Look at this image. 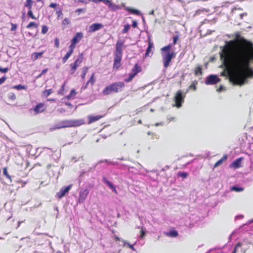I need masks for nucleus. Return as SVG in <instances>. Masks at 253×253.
<instances>
[{"label":"nucleus","instance_id":"nucleus-26","mask_svg":"<svg viewBox=\"0 0 253 253\" xmlns=\"http://www.w3.org/2000/svg\"><path fill=\"white\" fill-rule=\"evenodd\" d=\"M33 4V1L32 0H26L24 3V6L28 8V9H32V5Z\"/></svg>","mask_w":253,"mask_h":253},{"label":"nucleus","instance_id":"nucleus-1","mask_svg":"<svg viewBox=\"0 0 253 253\" xmlns=\"http://www.w3.org/2000/svg\"><path fill=\"white\" fill-rule=\"evenodd\" d=\"M226 68L233 67L235 72L229 74L233 84L242 85L247 79L253 76L250 63L253 60V42L244 38L226 42L220 54Z\"/></svg>","mask_w":253,"mask_h":253},{"label":"nucleus","instance_id":"nucleus-8","mask_svg":"<svg viewBox=\"0 0 253 253\" xmlns=\"http://www.w3.org/2000/svg\"><path fill=\"white\" fill-rule=\"evenodd\" d=\"M185 94H183L181 90H178L175 93L174 97V101L175 103V106L177 108H180L182 106V103L184 102L185 97Z\"/></svg>","mask_w":253,"mask_h":253},{"label":"nucleus","instance_id":"nucleus-32","mask_svg":"<svg viewBox=\"0 0 253 253\" xmlns=\"http://www.w3.org/2000/svg\"><path fill=\"white\" fill-rule=\"evenodd\" d=\"M188 175V173L186 172L179 171L177 173V176L178 177H181L183 178H186Z\"/></svg>","mask_w":253,"mask_h":253},{"label":"nucleus","instance_id":"nucleus-23","mask_svg":"<svg viewBox=\"0 0 253 253\" xmlns=\"http://www.w3.org/2000/svg\"><path fill=\"white\" fill-rule=\"evenodd\" d=\"M197 84L198 82L197 81H193L191 84L188 86V88L187 89L186 93L188 92V91L190 90H193L194 91L196 90Z\"/></svg>","mask_w":253,"mask_h":253},{"label":"nucleus","instance_id":"nucleus-41","mask_svg":"<svg viewBox=\"0 0 253 253\" xmlns=\"http://www.w3.org/2000/svg\"><path fill=\"white\" fill-rule=\"evenodd\" d=\"M48 30V28L47 26L45 25H43L42 26V33L43 34H46Z\"/></svg>","mask_w":253,"mask_h":253},{"label":"nucleus","instance_id":"nucleus-2","mask_svg":"<svg viewBox=\"0 0 253 253\" xmlns=\"http://www.w3.org/2000/svg\"><path fill=\"white\" fill-rule=\"evenodd\" d=\"M125 41L122 40L117 41L115 51H114V58L113 63V69L118 70L121 66V61L123 57V47L124 46Z\"/></svg>","mask_w":253,"mask_h":253},{"label":"nucleus","instance_id":"nucleus-46","mask_svg":"<svg viewBox=\"0 0 253 253\" xmlns=\"http://www.w3.org/2000/svg\"><path fill=\"white\" fill-rule=\"evenodd\" d=\"M54 46L56 47H58L59 46V40L57 38L54 40Z\"/></svg>","mask_w":253,"mask_h":253},{"label":"nucleus","instance_id":"nucleus-16","mask_svg":"<svg viewBox=\"0 0 253 253\" xmlns=\"http://www.w3.org/2000/svg\"><path fill=\"white\" fill-rule=\"evenodd\" d=\"M104 116H105V115H97V116L89 115L88 116V124H92V123L99 120L100 119H101Z\"/></svg>","mask_w":253,"mask_h":253},{"label":"nucleus","instance_id":"nucleus-5","mask_svg":"<svg viewBox=\"0 0 253 253\" xmlns=\"http://www.w3.org/2000/svg\"><path fill=\"white\" fill-rule=\"evenodd\" d=\"M84 35L82 32L77 33L71 40V44L69 46V50L64 56V62L67 60L73 52L76 47V44L79 42L83 38Z\"/></svg>","mask_w":253,"mask_h":253},{"label":"nucleus","instance_id":"nucleus-6","mask_svg":"<svg viewBox=\"0 0 253 253\" xmlns=\"http://www.w3.org/2000/svg\"><path fill=\"white\" fill-rule=\"evenodd\" d=\"M122 6L124 7L125 9L131 14H135L136 15H140L141 14V12L139 10L129 7H126L125 6V3H122V6H120L119 5L115 4L111 2V3H110V6L109 7L113 11H116L121 9Z\"/></svg>","mask_w":253,"mask_h":253},{"label":"nucleus","instance_id":"nucleus-9","mask_svg":"<svg viewBox=\"0 0 253 253\" xmlns=\"http://www.w3.org/2000/svg\"><path fill=\"white\" fill-rule=\"evenodd\" d=\"M83 56L82 54H80L78 56L75 62L70 64V73L71 74H74L75 72L77 67L79 66L83 62Z\"/></svg>","mask_w":253,"mask_h":253},{"label":"nucleus","instance_id":"nucleus-63","mask_svg":"<svg viewBox=\"0 0 253 253\" xmlns=\"http://www.w3.org/2000/svg\"><path fill=\"white\" fill-rule=\"evenodd\" d=\"M54 209H55V210H56V211H57V215H56V217H57V214H58V208H57V207H55L54 208Z\"/></svg>","mask_w":253,"mask_h":253},{"label":"nucleus","instance_id":"nucleus-21","mask_svg":"<svg viewBox=\"0 0 253 253\" xmlns=\"http://www.w3.org/2000/svg\"><path fill=\"white\" fill-rule=\"evenodd\" d=\"M165 234L170 237H176L178 235V232L174 229H170L169 232H165Z\"/></svg>","mask_w":253,"mask_h":253},{"label":"nucleus","instance_id":"nucleus-36","mask_svg":"<svg viewBox=\"0 0 253 253\" xmlns=\"http://www.w3.org/2000/svg\"><path fill=\"white\" fill-rule=\"evenodd\" d=\"M13 88L16 89L17 90L25 89L26 88V87L25 85H22L21 84H18V85L14 86Z\"/></svg>","mask_w":253,"mask_h":253},{"label":"nucleus","instance_id":"nucleus-19","mask_svg":"<svg viewBox=\"0 0 253 253\" xmlns=\"http://www.w3.org/2000/svg\"><path fill=\"white\" fill-rule=\"evenodd\" d=\"M95 83V73H93L89 79L87 81L86 84L85 85V86L84 87V88L85 89V88H87V86L88 85V84H90L91 86H93L94 84V83Z\"/></svg>","mask_w":253,"mask_h":253},{"label":"nucleus","instance_id":"nucleus-31","mask_svg":"<svg viewBox=\"0 0 253 253\" xmlns=\"http://www.w3.org/2000/svg\"><path fill=\"white\" fill-rule=\"evenodd\" d=\"M231 191H234L235 192H241L244 190V188L238 187L237 186H233L230 188Z\"/></svg>","mask_w":253,"mask_h":253},{"label":"nucleus","instance_id":"nucleus-25","mask_svg":"<svg viewBox=\"0 0 253 253\" xmlns=\"http://www.w3.org/2000/svg\"><path fill=\"white\" fill-rule=\"evenodd\" d=\"M77 94V92H76L75 90L74 89H72L71 90L70 94L68 95H67L66 97L69 99H74L75 98Z\"/></svg>","mask_w":253,"mask_h":253},{"label":"nucleus","instance_id":"nucleus-44","mask_svg":"<svg viewBox=\"0 0 253 253\" xmlns=\"http://www.w3.org/2000/svg\"><path fill=\"white\" fill-rule=\"evenodd\" d=\"M242 243L240 242H238L235 246L233 252L232 253H236L237 250L238 248L241 247L242 246Z\"/></svg>","mask_w":253,"mask_h":253},{"label":"nucleus","instance_id":"nucleus-4","mask_svg":"<svg viewBox=\"0 0 253 253\" xmlns=\"http://www.w3.org/2000/svg\"><path fill=\"white\" fill-rule=\"evenodd\" d=\"M125 84L123 82H117L106 86L103 90L102 93L104 95H108L112 93H117L123 90Z\"/></svg>","mask_w":253,"mask_h":253},{"label":"nucleus","instance_id":"nucleus-7","mask_svg":"<svg viewBox=\"0 0 253 253\" xmlns=\"http://www.w3.org/2000/svg\"><path fill=\"white\" fill-rule=\"evenodd\" d=\"M142 71L141 67L138 64L136 63L134 67L131 69V72L129 74L127 78L125 79V81L126 83L131 82L137 74Z\"/></svg>","mask_w":253,"mask_h":253},{"label":"nucleus","instance_id":"nucleus-54","mask_svg":"<svg viewBox=\"0 0 253 253\" xmlns=\"http://www.w3.org/2000/svg\"><path fill=\"white\" fill-rule=\"evenodd\" d=\"M58 93L61 94H63V84L61 85L60 89L58 91Z\"/></svg>","mask_w":253,"mask_h":253},{"label":"nucleus","instance_id":"nucleus-11","mask_svg":"<svg viewBox=\"0 0 253 253\" xmlns=\"http://www.w3.org/2000/svg\"><path fill=\"white\" fill-rule=\"evenodd\" d=\"M220 81V79L217 75H211L206 78L205 84L207 85L214 84Z\"/></svg>","mask_w":253,"mask_h":253},{"label":"nucleus","instance_id":"nucleus-17","mask_svg":"<svg viewBox=\"0 0 253 253\" xmlns=\"http://www.w3.org/2000/svg\"><path fill=\"white\" fill-rule=\"evenodd\" d=\"M102 180L109 187V188L112 190L113 192H114L116 194H118V192L115 186L111 182L109 181L105 177H103Z\"/></svg>","mask_w":253,"mask_h":253},{"label":"nucleus","instance_id":"nucleus-39","mask_svg":"<svg viewBox=\"0 0 253 253\" xmlns=\"http://www.w3.org/2000/svg\"><path fill=\"white\" fill-rule=\"evenodd\" d=\"M51 93H52L51 89H46L43 92V95L46 97L48 96V95H49Z\"/></svg>","mask_w":253,"mask_h":253},{"label":"nucleus","instance_id":"nucleus-55","mask_svg":"<svg viewBox=\"0 0 253 253\" xmlns=\"http://www.w3.org/2000/svg\"><path fill=\"white\" fill-rule=\"evenodd\" d=\"M11 25H12V27L11 28V31H14L16 30V29L17 28V25L16 24H11Z\"/></svg>","mask_w":253,"mask_h":253},{"label":"nucleus","instance_id":"nucleus-37","mask_svg":"<svg viewBox=\"0 0 253 253\" xmlns=\"http://www.w3.org/2000/svg\"><path fill=\"white\" fill-rule=\"evenodd\" d=\"M3 173L8 179L10 180V181L11 182V176L8 173L6 168L3 169Z\"/></svg>","mask_w":253,"mask_h":253},{"label":"nucleus","instance_id":"nucleus-24","mask_svg":"<svg viewBox=\"0 0 253 253\" xmlns=\"http://www.w3.org/2000/svg\"><path fill=\"white\" fill-rule=\"evenodd\" d=\"M194 73H195V75L196 76H198L199 74L202 75L203 71H202V66H201V65L197 66L195 69Z\"/></svg>","mask_w":253,"mask_h":253},{"label":"nucleus","instance_id":"nucleus-52","mask_svg":"<svg viewBox=\"0 0 253 253\" xmlns=\"http://www.w3.org/2000/svg\"><path fill=\"white\" fill-rule=\"evenodd\" d=\"M6 79V77L5 76H3L2 78H0V84H2Z\"/></svg>","mask_w":253,"mask_h":253},{"label":"nucleus","instance_id":"nucleus-51","mask_svg":"<svg viewBox=\"0 0 253 253\" xmlns=\"http://www.w3.org/2000/svg\"><path fill=\"white\" fill-rule=\"evenodd\" d=\"M85 12V9H84V8H79V9H77V10H76L75 11V12H79V13L80 12Z\"/></svg>","mask_w":253,"mask_h":253},{"label":"nucleus","instance_id":"nucleus-48","mask_svg":"<svg viewBox=\"0 0 253 253\" xmlns=\"http://www.w3.org/2000/svg\"><path fill=\"white\" fill-rule=\"evenodd\" d=\"M9 69L7 67V68H2L1 67H0V72H2V73H6L8 71H9Z\"/></svg>","mask_w":253,"mask_h":253},{"label":"nucleus","instance_id":"nucleus-12","mask_svg":"<svg viewBox=\"0 0 253 253\" xmlns=\"http://www.w3.org/2000/svg\"><path fill=\"white\" fill-rule=\"evenodd\" d=\"M89 193L88 188L81 190L79 193L78 201L79 203H84Z\"/></svg>","mask_w":253,"mask_h":253},{"label":"nucleus","instance_id":"nucleus-27","mask_svg":"<svg viewBox=\"0 0 253 253\" xmlns=\"http://www.w3.org/2000/svg\"><path fill=\"white\" fill-rule=\"evenodd\" d=\"M43 5V2L42 0H37L36 3L35 4L37 9H41Z\"/></svg>","mask_w":253,"mask_h":253},{"label":"nucleus","instance_id":"nucleus-3","mask_svg":"<svg viewBox=\"0 0 253 253\" xmlns=\"http://www.w3.org/2000/svg\"><path fill=\"white\" fill-rule=\"evenodd\" d=\"M171 48V45L169 44L161 49L163 65L165 69H167L169 67L172 59L176 56L175 52H170Z\"/></svg>","mask_w":253,"mask_h":253},{"label":"nucleus","instance_id":"nucleus-33","mask_svg":"<svg viewBox=\"0 0 253 253\" xmlns=\"http://www.w3.org/2000/svg\"><path fill=\"white\" fill-rule=\"evenodd\" d=\"M235 72V69H234V71L231 72L229 71H228L227 72H226L225 70L222 71V72L220 73V76H222V77H226L227 76V75L229 77V74L230 73H233Z\"/></svg>","mask_w":253,"mask_h":253},{"label":"nucleus","instance_id":"nucleus-18","mask_svg":"<svg viewBox=\"0 0 253 253\" xmlns=\"http://www.w3.org/2000/svg\"><path fill=\"white\" fill-rule=\"evenodd\" d=\"M44 105L42 103H40L37 105L33 109H31L30 111L34 110L36 114H37L40 112H42L44 111Z\"/></svg>","mask_w":253,"mask_h":253},{"label":"nucleus","instance_id":"nucleus-59","mask_svg":"<svg viewBox=\"0 0 253 253\" xmlns=\"http://www.w3.org/2000/svg\"><path fill=\"white\" fill-rule=\"evenodd\" d=\"M18 175L19 176H21V177H25L27 175V172H24L23 174H21V173H18Z\"/></svg>","mask_w":253,"mask_h":253},{"label":"nucleus","instance_id":"nucleus-58","mask_svg":"<svg viewBox=\"0 0 253 253\" xmlns=\"http://www.w3.org/2000/svg\"><path fill=\"white\" fill-rule=\"evenodd\" d=\"M103 162L107 163L108 164H110V165H114V163H113L111 161H109L108 160H103Z\"/></svg>","mask_w":253,"mask_h":253},{"label":"nucleus","instance_id":"nucleus-47","mask_svg":"<svg viewBox=\"0 0 253 253\" xmlns=\"http://www.w3.org/2000/svg\"><path fill=\"white\" fill-rule=\"evenodd\" d=\"M59 5H60L57 4L56 3H51L50 4L49 6L50 7L54 8L55 10L57 8V6H58Z\"/></svg>","mask_w":253,"mask_h":253},{"label":"nucleus","instance_id":"nucleus-15","mask_svg":"<svg viewBox=\"0 0 253 253\" xmlns=\"http://www.w3.org/2000/svg\"><path fill=\"white\" fill-rule=\"evenodd\" d=\"M243 160L242 157L239 158L233 161L230 165V168H233L235 169H238L242 167L241 162Z\"/></svg>","mask_w":253,"mask_h":253},{"label":"nucleus","instance_id":"nucleus-61","mask_svg":"<svg viewBox=\"0 0 253 253\" xmlns=\"http://www.w3.org/2000/svg\"><path fill=\"white\" fill-rule=\"evenodd\" d=\"M222 88V86H220V87L219 88L217 89V91L220 92Z\"/></svg>","mask_w":253,"mask_h":253},{"label":"nucleus","instance_id":"nucleus-64","mask_svg":"<svg viewBox=\"0 0 253 253\" xmlns=\"http://www.w3.org/2000/svg\"><path fill=\"white\" fill-rule=\"evenodd\" d=\"M28 35L30 36H33V34L30 32H28Z\"/></svg>","mask_w":253,"mask_h":253},{"label":"nucleus","instance_id":"nucleus-57","mask_svg":"<svg viewBox=\"0 0 253 253\" xmlns=\"http://www.w3.org/2000/svg\"><path fill=\"white\" fill-rule=\"evenodd\" d=\"M47 71H48L47 69H45L43 70L42 71V73H41V74L39 75V77H41L42 75L45 74Z\"/></svg>","mask_w":253,"mask_h":253},{"label":"nucleus","instance_id":"nucleus-40","mask_svg":"<svg viewBox=\"0 0 253 253\" xmlns=\"http://www.w3.org/2000/svg\"><path fill=\"white\" fill-rule=\"evenodd\" d=\"M27 15L29 17L33 19H36V18L35 17V16L33 15V12L31 9H29Z\"/></svg>","mask_w":253,"mask_h":253},{"label":"nucleus","instance_id":"nucleus-29","mask_svg":"<svg viewBox=\"0 0 253 253\" xmlns=\"http://www.w3.org/2000/svg\"><path fill=\"white\" fill-rule=\"evenodd\" d=\"M56 13L57 15V17L59 18L62 15V7L61 5L57 6V8L55 10Z\"/></svg>","mask_w":253,"mask_h":253},{"label":"nucleus","instance_id":"nucleus-14","mask_svg":"<svg viewBox=\"0 0 253 253\" xmlns=\"http://www.w3.org/2000/svg\"><path fill=\"white\" fill-rule=\"evenodd\" d=\"M153 43L151 42V40H149L148 41V46L147 48L146 52L145 53V57H151L152 56V55L153 54V52L152 51V49L153 48Z\"/></svg>","mask_w":253,"mask_h":253},{"label":"nucleus","instance_id":"nucleus-20","mask_svg":"<svg viewBox=\"0 0 253 253\" xmlns=\"http://www.w3.org/2000/svg\"><path fill=\"white\" fill-rule=\"evenodd\" d=\"M63 127V122L61 121L57 124H54L52 127L49 128L50 131L54 130L60 129Z\"/></svg>","mask_w":253,"mask_h":253},{"label":"nucleus","instance_id":"nucleus-43","mask_svg":"<svg viewBox=\"0 0 253 253\" xmlns=\"http://www.w3.org/2000/svg\"><path fill=\"white\" fill-rule=\"evenodd\" d=\"M124 243V246H125L126 244L127 245V246L130 248L131 249V250H132L133 251H134L135 249L133 247V245H131L129 243H127L126 241H124V240H122V241Z\"/></svg>","mask_w":253,"mask_h":253},{"label":"nucleus","instance_id":"nucleus-35","mask_svg":"<svg viewBox=\"0 0 253 253\" xmlns=\"http://www.w3.org/2000/svg\"><path fill=\"white\" fill-rule=\"evenodd\" d=\"M130 28V25H129V24L125 25L124 26V28L123 30H122V33L124 34L127 33L129 30Z\"/></svg>","mask_w":253,"mask_h":253},{"label":"nucleus","instance_id":"nucleus-10","mask_svg":"<svg viewBox=\"0 0 253 253\" xmlns=\"http://www.w3.org/2000/svg\"><path fill=\"white\" fill-rule=\"evenodd\" d=\"M84 124L83 120H71L64 121V127L79 126Z\"/></svg>","mask_w":253,"mask_h":253},{"label":"nucleus","instance_id":"nucleus-42","mask_svg":"<svg viewBox=\"0 0 253 253\" xmlns=\"http://www.w3.org/2000/svg\"><path fill=\"white\" fill-rule=\"evenodd\" d=\"M8 97L9 99L14 100L16 99V96L14 93L10 92L8 95Z\"/></svg>","mask_w":253,"mask_h":253},{"label":"nucleus","instance_id":"nucleus-62","mask_svg":"<svg viewBox=\"0 0 253 253\" xmlns=\"http://www.w3.org/2000/svg\"><path fill=\"white\" fill-rule=\"evenodd\" d=\"M92 1L94 2H95V3H97L98 2H100V0H91Z\"/></svg>","mask_w":253,"mask_h":253},{"label":"nucleus","instance_id":"nucleus-30","mask_svg":"<svg viewBox=\"0 0 253 253\" xmlns=\"http://www.w3.org/2000/svg\"><path fill=\"white\" fill-rule=\"evenodd\" d=\"M88 68L87 67H84L82 68V73L81 75V77L83 79L85 78V77L88 72Z\"/></svg>","mask_w":253,"mask_h":253},{"label":"nucleus","instance_id":"nucleus-50","mask_svg":"<svg viewBox=\"0 0 253 253\" xmlns=\"http://www.w3.org/2000/svg\"><path fill=\"white\" fill-rule=\"evenodd\" d=\"M100 1L103 2L106 5H108V7L110 6V3H111V1L109 0H100Z\"/></svg>","mask_w":253,"mask_h":253},{"label":"nucleus","instance_id":"nucleus-13","mask_svg":"<svg viewBox=\"0 0 253 253\" xmlns=\"http://www.w3.org/2000/svg\"><path fill=\"white\" fill-rule=\"evenodd\" d=\"M103 25L101 23H93L89 26L88 32L89 33H93L103 28Z\"/></svg>","mask_w":253,"mask_h":253},{"label":"nucleus","instance_id":"nucleus-45","mask_svg":"<svg viewBox=\"0 0 253 253\" xmlns=\"http://www.w3.org/2000/svg\"><path fill=\"white\" fill-rule=\"evenodd\" d=\"M178 39H179L178 35H176L173 37V42H172L173 44L175 45L177 43V40H178Z\"/></svg>","mask_w":253,"mask_h":253},{"label":"nucleus","instance_id":"nucleus-28","mask_svg":"<svg viewBox=\"0 0 253 253\" xmlns=\"http://www.w3.org/2000/svg\"><path fill=\"white\" fill-rule=\"evenodd\" d=\"M43 52H34L32 54V58L34 60H35L39 58H40L42 57V55L43 54Z\"/></svg>","mask_w":253,"mask_h":253},{"label":"nucleus","instance_id":"nucleus-60","mask_svg":"<svg viewBox=\"0 0 253 253\" xmlns=\"http://www.w3.org/2000/svg\"><path fill=\"white\" fill-rule=\"evenodd\" d=\"M114 237H115V239L116 241H121V239L119 237H118L117 236L115 235Z\"/></svg>","mask_w":253,"mask_h":253},{"label":"nucleus","instance_id":"nucleus-56","mask_svg":"<svg viewBox=\"0 0 253 253\" xmlns=\"http://www.w3.org/2000/svg\"><path fill=\"white\" fill-rule=\"evenodd\" d=\"M137 22L136 21L133 20L132 21V27L135 28H136L137 27Z\"/></svg>","mask_w":253,"mask_h":253},{"label":"nucleus","instance_id":"nucleus-49","mask_svg":"<svg viewBox=\"0 0 253 253\" xmlns=\"http://www.w3.org/2000/svg\"><path fill=\"white\" fill-rule=\"evenodd\" d=\"M72 186V185L71 184V185L68 186L67 187H66L65 188H64V195L70 190Z\"/></svg>","mask_w":253,"mask_h":253},{"label":"nucleus","instance_id":"nucleus-38","mask_svg":"<svg viewBox=\"0 0 253 253\" xmlns=\"http://www.w3.org/2000/svg\"><path fill=\"white\" fill-rule=\"evenodd\" d=\"M32 27H34L35 28L38 27V25L34 22H31L26 27L27 28L30 29Z\"/></svg>","mask_w":253,"mask_h":253},{"label":"nucleus","instance_id":"nucleus-34","mask_svg":"<svg viewBox=\"0 0 253 253\" xmlns=\"http://www.w3.org/2000/svg\"><path fill=\"white\" fill-rule=\"evenodd\" d=\"M56 197L59 199L63 197V187H62L59 192L56 193Z\"/></svg>","mask_w":253,"mask_h":253},{"label":"nucleus","instance_id":"nucleus-53","mask_svg":"<svg viewBox=\"0 0 253 253\" xmlns=\"http://www.w3.org/2000/svg\"><path fill=\"white\" fill-rule=\"evenodd\" d=\"M140 238H142L145 236V232L142 229L140 231Z\"/></svg>","mask_w":253,"mask_h":253},{"label":"nucleus","instance_id":"nucleus-22","mask_svg":"<svg viewBox=\"0 0 253 253\" xmlns=\"http://www.w3.org/2000/svg\"><path fill=\"white\" fill-rule=\"evenodd\" d=\"M227 159V155L225 154L223 157L218 161H217L214 164L213 168H215L219 165H221L224 161H226Z\"/></svg>","mask_w":253,"mask_h":253}]
</instances>
